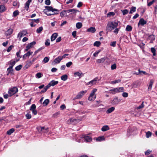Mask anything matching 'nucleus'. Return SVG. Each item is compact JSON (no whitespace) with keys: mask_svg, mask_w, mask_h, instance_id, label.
<instances>
[{"mask_svg":"<svg viewBox=\"0 0 157 157\" xmlns=\"http://www.w3.org/2000/svg\"><path fill=\"white\" fill-rule=\"evenodd\" d=\"M118 26V23L116 21L109 22L108 23L106 29L107 33L108 32H111L113 30L115 29L113 31V33L117 34L119 32L120 27L117 28Z\"/></svg>","mask_w":157,"mask_h":157,"instance_id":"f257e3e1","label":"nucleus"},{"mask_svg":"<svg viewBox=\"0 0 157 157\" xmlns=\"http://www.w3.org/2000/svg\"><path fill=\"white\" fill-rule=\"evenodd\" d=\"M46 9L44 10V12L48 16H51L56 14L55 11H59L56 9H53L52 6H46Z\"/></svg>","mask_w":157,"mask_h":157,"instance_id":"f03ea898","label":"nucleus"},{"mask_svg":"<svg viewBox=\"0 0 157 157\" xmlns=\"http://www.w3.org/2000/svg\"><path fill=\"white\" fill-rule=\"evenodd\" d=\"M124 91V87H119L111 89L109 91V93L112 94H114L117 93L122 92Z\"/></svg>","mask_w":157,"mask_h":157,"instance_id":"7ed1b4c3","label":"nucleus"},{"mask_svg":"<svg viewBox=\"0 0 157 157\" xmlns=\"http://www.w3.org/2000/svg\"><path fill=\"white\" fill-rule=\"evenodd\" d=\"M78 11L74 9H71L67 10H63L60 13V14L61 17L66 16L67 15V13H69L72 12L73 13H76Z\"/></svg>","mask_w":157,"mask_h":157,"instance_id":"20e7f679","label":"nucleus"},{"mask_svg":"<svg viewBox=\"0 0 157 157\" xmlns=\"http://www.w3.org/2000/svg\"><path fill=\"white\" fill-rule=\"evenodd\" d=\"M18 91V89L16 87H13L10 89L8 91V93L10 96L15 94Z\"/></svg>","mask_w":157,"mask_h":157,"instance_id":"39448f33","label":"nucleus"},{"mask_svg":"<svg viewBox=\"0 0 157 157\" xmlns=\"http://www.w3.org/2000/svg\"><path fill=\"white\" fill-rule=\"evenodd\" d=\"M121 100V99H118V97L116 96L113 98L111 103L113 105H116L118 104Z\"/></svg>","mask_w":157,"mask_h":157,"instance_id":"423d86ee","label":"nucleus"},{"mask_svg":"<svg viewBox=\"0 0 157 157\" xmlns=\"http://www.w3.org/2000/svg\"><path fill=\"white\" fill-rule=\"evenodd\" d=\"M62 59V58L61 56H59L56 58L52 63V64L55 65L59 63Z\"/></svg>","mask_w":157,"mask_h":157,"instance_id":"0eeeda50","label":"nucleus"},{"mask_svg":"<svg viewBox=\"0 0 157 157\" xmlns=\"http://www.w3.org/2000/svg\"><path fill=\"white\" fill-rule=\"evenodd\" d=\"M36 106L35 104H32L30 108V110L32 111V113L35 115H36L37 114V111L36 110Z\"/></svg>","mask_w":157,"mask_h":157,"instance_id":"6e6552de","label":"nucleus"},{"mask_svg":"<svg viewBox=\"0 0 157 157\" xmlns=\"http://www.w3.org/2000/svg\"><path fill=\"white\" fill-rule=\"evenodd\" d=\"M81 138H83L85 140L86 142H90L92 140V138L90 136L88 135H82L81 137Z\"/></svg>","mask_w":157,"mask_h":157,"instance_id":"1a4fd4ad","label":"nucleus"},{"mask_svg":"<svg viewBox=\"0 0 157 157\" xmlns=\"http://www.w3.org/2000/svg\"><path fill=\"white\" fill-rule=\"evenodd\" d=\"M68 124H75L78 123V121L75 119L71 118L67 121Z\"/></svg>","mask_w":157,"mask_h":157,"instance_id":"9d476101","label":"nucleus"},{"mask_svg":"<svg viewBox=\"0 0 157 157\" xmlns=\"http://www.w3.org/2000/svg\"><path fill=\"white\" fill-rule=\"evenodd\" d=\"M27 34V31L26 30H23L20 32L18 33L17 35V37L21 38L22 36H25Z\"/></svg>","mask_w":157,"mask_h":157,"instance_id":"9b49d317","label":"nucleus"},{"mask_svg":"<svg viewBox=\"0 0 157 157\" xmlns=\"http://www.w3.org/2000/svg\"><path fill=\"white\" fill-rule=\"evenodd\" d=\"M98 79V78L97 77L95 78L94 79L87 83L86 85H90V86H92L93 85L97 83Z\"/></svg>","mask_w":157,"mask_h":157,"instance_id":"f8f14e48","label":"nucleus"},{"mask_svg":"<svg viewBox=\"0 0 157 157\" xmlns=\"http://www.w3.org/2000/svg\"><path fill=\"white\" fill-rule=\"evenodd\" d=\"M147 22V21H145L143 18H141L139 21L138 24V26H139L140 25H141L142 26H143L144 25L146 24Z\"/></svg>","mask_w":157,"mask_h":157,"instance_id":"ddd939ff","label":"nucleus"},{"mask_svg":"<svg viewBox=\"0 0 157 157\" xmlns=\"http://www.w3.org/2000/svg\"><path fill=\"white\" fill-rule=\"evenodd\" d=\"M36 58H33L32 61H29L27 62V63L25 67L28 68L30 66L33 62L36 60Z\"/></svg>","mask_w":157,"mask_h":157,"instance_id":"4468645a","label":"nucleus"},{"mask_svg":"<svg viewBox=\"0 0 157 157\" xmlns=\"http://www.w3.org/2000/svg\"><path fill=\"white\" fill-rule=\"evenodd\" d=\"M33 53L32 52H31L30 51H28L26 53H25L23 56V59H25L26 57H29V56L31 55Z\"/></svg>","mask_w":157,"mask_h":157,"instance_id":"2eb2a0df","label":"nucleus"},{"mask_svg":"<svg viewBox=\"0 0 157 157\" xmlns=\"http://www.w3.org/2000/svg\"><path fill=\"white\" fill-rule=\"evenodd\" d=\"M148 39L151 40L150 43H152L155 39V36L153 34L151 35L148 36Z\"/></svg>","mask_w":157,"mask_h":157,"instance_id":"dca6fc26","label":"nucleus"},{"mask_svg":"<svg viewBox=\"0 0 157 157\" xmlns=\"http://www.w3.org/2000/svg\"><path fill=\"white\" fill-rule=\"evenodd\" d=\"M96 31V29L94 27H90L87 29V32H91L92 33H94Z\"/></svg>","mask_w":157,"mask_h":157,"instance_id":"f3484780","label":"nucleus"},{"mask_svg":"<svg viewBox=\"0 0 157 157\" xmlns=\"http://www.w3.org/2000/svg\"><path fill=\"white\" fill-rule=\"evenodd\" d=\"M58 36L57 33H53L51 37V41H53L55 40L56 38Z\"/></svg>","mask_w":157,"mask_h":157,"instance_id":"a211bd4d","label":"nucleus"},{"mask_svg":"<svg viewBox=\"0 0 157 157\" xmlns=\"http://www.w3.org/2000/svg\"><path fill=\"white\" fill-rule=\"evenodd\" d=\"M154 83V80L153 79H151L150 80L148 88V90H150L151 89Z\"/></svg>","mask_w":157,"mask_h":157,"instance_id":"6ab92c4d","label":"nucleus"},{"mask_svg":"<svg viewBox=\"0 0 157 157\" xmlns=\"http://www.w3.org/2000/svg\"><path fill=\"white\" fill-rule=\"evenodd\" d=\"M13 30L12 29H10L6 32L5 34L6 36H9L11 34H12L13 33Z\"/></svg>","mask_w":157,"mask_h":157,"instance_id":"aec40b11","label":"nucleus"},{"mask_svg":"<svg viewBox=\"0 0 157 157\" xmlns=\"http://www.w3.org/2000/svg\"><path fill=\"white\" fill-rule=\"evenodd\" d=\"M109 129V128L108 125H104L101 128V130L102 131H106Z\"/></svg>","mask_w":157,"mask_h":157,"instance_id":"412c9836","label":"nucleus"},{"mask_svg":"<svg viewBox=\"0 0 157 157\" xmlns=\"http://www.w3.org/2000/svg\"><path fill=\"white\" fill-rule=\"evenodd\" d=\"M16 62L13 60H11L9 62V63L10 65V66L9 67H10L11 68H12L13 66L15 64Z\"/></svg>","mask_w":157,"mask_h":157,"instance_id":"4be33fe9","label":"nucleus"},{"mask_svg":"<svg viewBox=\"0 0 157 157\" xmlns=\"http://www.w3.org/2000/svg\"><path fill=\"white\" fill-rule=\"evenodd\" d=\"M58 83V81H55L54 80H53L49 82V84L51 86H54L55 85L57 84Z\"/></svg>","mask_w":157,"mask_h":157,"instance_id":"5701e85b","label":"nucleus"},{"mask_svg":"<svg viewBox=\"0 0 157 157\" xmlns=\"http://www.w3.org/2000/svg\"><path fill=\"white\" fill-rule=\"evenodd\" d=\"M115 109V108L114 107H112L109 108L106 111L107 113H110L113 112Z\"/></svg>","mask_w":157,"mask_h":157,"instance_id":"b1692460","label":"nucleus"},{"mask_svg":"<svg viewBox=\"0 0 157 157\" xmlns=\"http://www.w3.org/2000/svg\"><path fill=\"white\" fill-rule=\"evenodd\" d=\"M87 92V90L82 91L79 93V98H81L84 95V94Z\"/></svg>","mask_w":157,"mask_h":157,"instance_id":"393cba45","label":"nucleus"},{"mask_svg":"<svg viewBox=\"0 0 157 157\" xmlns=\"http://www.w3.org/2000/svg\"><path fill=\"white\" fill-rule=\"evenodd\" d=\"M67 78L68 76L66 74L63 75L61 77V79L64 81H66L67 79Z\"/></svg>","mask_w":157,"mask_h":157,"instance_id":"a878e982","label":"nucleus"},{"mask_svg":"<svg viewBox=\"0 0 157 157\" xmlns=\"http://www.w3.org/2000/svg\"><path fill=\"white\" fill-rule=\"evenodd\" d=\"M6 10L5 6L3 5H0V12H3Z\"/></svg>","mask_w":157,"mask_h":157,"instance_id":"bb28decb","label":"nucleus"},{"mask_svg":"<svg viewBox=\"0 0 157 157\" xmlns=\"http://www.w3.org/2000/svg\"><path fill=\"white\" fill-rule=\"evenodd\" d=\"M96 96H91L90 95L89 97H88V99L90 101H93L95 100L96 98Z\"/></svg>","mask_w":157,"mask_h":157,"instance_id":"cd10ccee","label":"nucleus"},{"mask_svg":"<svg viewBox=\"0 0 157 157\" xmlns=\"http://www.w3.org/2000/svg\"><path fill=\"white\" fill-rule=\"evenodd\" d=\"M105 140V139L104 137V136H99L96 139V140L98 141H101L104 140Z\"/></svg>","mask_w":157,"mask_h":157,"instance_id":"c85d7f7f","label":"nucleus"},{"mask_svg":"<svg viewBox=\"0 0 157 157\" xmlns=\"http://www.w3.org/2000/svg\"><path fill=\"white\" fill-rule=\"evenodd\" d=\"M49 102V100L48 99H45L43 103V105L44 106H45L47 105Z\"/></svg>","mask_w":157,"mask_h":157,"instance_id":"c756f323","label":"nucleus"},{"mask_svg":"<svg viewBox=\"0 0 157 157\" xmlns=\"http://www.w3.org/2000/svg\"><path fill=\"white\" fill-rule=\"evenodd\" d=\"M14 131V129L13 128H12L9 130L7 131L6 134L9 135H10Z\"/></svg>","mask_w":157,"mask_h":157,"instance_id":"7c9ffc66","label":"nucleus"},{"mask_svg":"<svg viewBox=\"0 0 157 157\" xmlns=\"http://www.w3.org/2000/svg\"><path fill=\"white\" fill-rule=\"evenodd\" d=\"M36 44V42L34 41L28 44L27 45V46L29 48H31L33 46L35 45Z\"/></svg>","mask_w":157,"mask_h":157,"instance_id":"2f4dec72","label":"nucleus"},{"mask_svg":"<svg viewBox=\"0 0 157 157\" xmlns=\"http://www.w3.org/2000/svg\"><path fill=\"white\" fill-rule=\"evenodd\" d=\"M136 8L135 7L133 6L131 7L130 9V10L129 12V13L132 14V12H135L136 11Z\"/></svg>","mask_w":157,"mask_h":157,"instance_id":"473e14b6","label":"nucleus"},{"mask_svg":"<svg viewBox=\"0 0 157 157\" xmlns=\"http://www.w3.org/2000/svg\"><path fill=\"white\" fill-rule=\"evenodd\" d=\"M151 51L153 53V56H155L156 55V50L155 48L153 47L151 48Z\"/></svg>","mask_w":157,"mask_h":157,"instance_id":"72a5a7b5","label":"nucleus"},{"mask_svg":"<svg viewBox=\"0 0 157 157\" xmlns=\"http://www.w3.org/2000/svg\"><path fill=\"white\" fill-rule=\"evenodd\" d=\"M126 31L130 32L132 30V27L131 25H128L126 27Z\"/></svg>","mask_w":157,"mask_h":157,"instance_id":"f704fd0d","label":"nucleus"},{"mask_svg":"<svg viewBox=\"0 0 157 157\" xmlns=\"http://www.w3.org/2000/svg\"><path fill=\"white\" fill-rule=\"evenodd\" d=\"M101 44V43L100 41H96L95 42L94 44V46H96L98 47Z\"/></svg>","mask_w":157,"mask_h":157,"instance_id":"c9c22d12","label":"nucleus"},{"mask_svg":"<svg viewBox=\"0 0 157 157\" xmlns=\"http://www.w3.org/2000/svg\"><path fill=\"white\" fill-rule=\"evenodd\" d=\"M105 60V58H101L100 59H98L97 60V62L98 63H103Z\"/></svg>","mask_w":157,"mask_h":157,"instance_id":"e433bc0d","label":"nucleus"},{"mask_svg":"<svg viewBox=\"0 0 157 157\" xmlns=\"http://www.w3.org/2000/svg\"><path fill=\"white\" fill-rule=\"evenodd\" d=\"M152 135V133L150 131H148L146 132V137L147 138L150 137Z\"/></svg>","mask_w":157,"mask_h":157,"instance_id":"4c0bfd02","label":"nucleus"},{"mask_svg":"<svg viewBox=\"0 0 157 157\" xmlns=\"http://www.w3.org/2000/svg\"><path fill=\"white\" fill-rule=\"evenodd\" d=\"M97 91V89L96 88L94 89L91 92V93L90 94V95L91 96H94L95 93Z\"/></svg>","mask_w":157,"mask_h":157,"instance_id":"58836bf2","label":"nucleus"},{"mask_svg":"<svg viewBox=\"0 0 157 157\" xmlns=\"http://www.w3.org/2000/svg\"><path fill=\"white\" fill-rule=\"evenodd\" d=\"M115 15V13L113 12H111L108 13L107 14V17H110L111 16H113Z\"/></svg>","mask_w":157,"mask_h":157,"instance_id":"ea45409f","label":"nucleus"},{"mask_svg":"<svg viewBox=\"0 0 157 157\" xmlns=\"http://www.w3.org/2000/svg\"><path fill=\"white\" fill-rule=\"evenodd\" d=\"M43 30V27L42 26L36 29V32L37 33H41Z\"/></svg>","mask_w":157,"mask_h":157,"instance_id":"a19ab883","label":"nucleus"},{"mask_svg":"<svg viewBox=\"0 0 157 157\" xmlns=\"http://www.w3.org/2000/svg\"><path fill=\"white\" fill-rule=\"evenodd\" d=\"M121 82V80L120 79L113 81L111 82V83L112 84H115Z\"/></svg>","mask_w":157,"mask_h":157,"instance_id":"79ce46f5","label":"nucleus"},{"mask_svg":"<svg viewBox=\"0 0 157 157\" xmlns=\"http://www.w3.org/2000/svg\"><path fill=\"white\" fill-rule=\"evenodd\" d=\"M139 73L138 74H137V75H138L139 74H140L141 73H143V74H144L145 75H147V73L145 71H140V69H139L138 70Z\"/></svg>","mask_w":157,"mask_h":157,"instance_id":"37998d69","label":"nucleus"},{"mask_svg":"<svg viewBox=\"0 0 157 157\" xmlns=\"http://www.w3.org/2000/svg\"><path fill=\"white\" fill-rule=\"evenodd\" d=\"M49 61V58L48 57H45L44 59H43V62L45 63H47Z\"/></svg>","mask_w":157,"mask_h":157,"instance_id":"c03bdc74","label":"nucleus"},{"mask_svg":"<svg viewBox=\"0 0 157 157\" xmlns=\"http://www.w3.org/2000/svg\"><path fill=\"white\" fill-rule=\"evenodd\" d=\"M22 66L21 65H20L15 67V69L17 71H19L22 68Z\"/></svg>","mask_w":157,"mask_h":157,"instance_id":"a18cd8bd","label":"nucleus"},{"mask_svg":"<svg viewBox=\"0 0 157 157\" xmlns=\"http://www.w3.org/2000/svg\"><path fill=\"white\" fill-rule=\"evenodd\" d=\"M45 44L46 46H48L50 45V40L49 39H47L45 41Z\"/></svg>","mask_w":157,"mask_h":157,"instance_id":"49530a36","label":"nucleus"},{"mask_svg":"<svg viewBox=\"0 0 157 157\" xmlns=\"http://www.w3.org/2000/svg\"><path fill=\"white\" fill-rule=\"evenodd\" d=\"M144 107V102H143L138 107H137V109H140Z\"/></svg>","mask_w":157,"mask_h":157,"instance_id":"de8ad7c7","label":"nucleus"},{"mask_svg":"<svg viewBox=\"0 0 157 157\" xmlns=\"http://www.w3.org/2000/svg\"><path fill=\"white\" fill-rule=\"evenodd\" d=\"M122 12L123 13V14L124 15L128 13V11L127 9H125L122 10Z\"/></svg>","mask_w":157,"mask_h":157,"instance_id":"09e8293b","label":"nucleus"},{"mask_svg":"<svg viewBox=\"0 0 157 157\" xmlns=\"http://www.w3.org/2000/svg\"><path fill=\"white\" fill-rule=\"evenodd\" d=\"M117 68L116 65L115 63H114L111 66V69L113 70L116 69Z\"/></svg>","mask_w":157,"mask_h":157,"instance_id":"8fccbe9b","label":"nucleus"},{"mask_svg":"<svg viewBox=\"0 0 157 157\" xmlns=\"http://www.w3.org/2000/svg\"><path fill=\"white\" fill-rule=\"evenodd\" d=\"M25 117L27 119H30L31 117V115L29 113H27L25 115Z\"/></svg>","mask_w":157,"mask_h":157,"instance_id":"3c124183","label":"nucleus"},{"mask_svg":"<svg viewBox=\"0 0 157 157\" xmlns=\"http://www.w3.org/2000/svg\"><path fill=\"white\" fill-rule=\"evenodd\" d=\"M101 52V50H99L96 51L93 54V56L96 57L98 56V54Z\"/></svg>","mask_w":157,"mask_h":157,"instance_id":"603ef678","label":"nucleus"},{"mask_svg":"<svg viewBox=\"0 0 157 157\" xmlns=\"http://www.w3.org/2000/svg\"><path fill=\"white\" fill-rule=\"evenodd\" d=\"M72 64V63L71 62H69L66 64V66L67 67H69L71 66Z\"/></svg>","mask_w":157,"mask_h":157,"instance_id":"864d4df0","label":"nucleus"},{"mask_svg":"<svg viewBox=\"0 0 157 157\" xmlns=\"http://www.w3.org/2000/svg\"><path fill=\"white\" fill-rule=\"evenodd\" d=\"M13 48V45H11L10 46L7 50V52H9Z\"/></svg>","mask_w":157,"mask_h":157,"instance_id":"5fc2aeb1","label":"nucleus"},{"mask_svg":"<svg viewBox=\"0 0 157 157\" xmlns=\"http://www.w3.org/2000/svg\"><path fill=\"white\" fill-rule=\"evenodd\" d=\"M122 95L124 97L126 98L128 97V94L126 92H123L122 94Z\"/></svg>","mask_w":157,"mask_h":157,"instance_id":"6e6d98bb","label":"nucleus"},{"mask_svg":"<svg viewBox=\"0 0 157 157\" xmlns=\"http://www.w3.org/2000/svg\"><path fill=\"white\" fill-rule=\"evenodd\" d=\"M116 41H113V42H112L110 44L111 46L115 47L116 46Z\"/></svg>","mask_w":157,"mask_h":157,"instance_id":"4d7b16f0","label":"nucleus"},{"mask_svg":"<svg viewBox=\"0 0 157 157\" xmlns=\"http://www.w3.org/2000/svg\"><path fill=\"white\" fill-rule=\"evenodd\" d=\"M151 152V151H150L149 150H147L145 152V154L146 155H148Z\"/></svg>","mask_w":157,"mask_h":157,"instance_id":"13d9d810","label":"nucleus"},{"mask_svg":"<svg viewBox=\"0 0 157 157\" xmlns=\"http://www.w3.org/2000/svg\"><path fill=\"white\" fill-rule=\"evenodd\" d=\"M18 14V12L17 10L14 11L13 13V16L15 17Z\"/></svg>","mask_w":157,"mask_h":157,"instance_id":"bf43d9fd","label":"nucleus"},{"mask_svg":"<svg viewBox=\"0 0 157 157\" xmlns=\"http://www.w3.org/2000/svg\"><path fill=\"white\" fill-rule=\"evenodd\" d=\"M32 2V0H28L25 3V5L29 6L30 3Z\"/></svg>","mask_w":157,"mask_h":157,"instance_id":"052dcab7","label":"nucleus"},{"mask_svg":"<svg viewBox=\"0 0 157 157\" xmlns=\"http://www.w3.org/2000/svg\"><path fill=\"white\" fill-rule=\"evenodd\" d=\"M41 73H38L36 75V76L38 78H40L41 77Z\"/></svg>","mask_w":157,"mask_h":157,"instance_id":"680f3d73","label":"nucleus"},{"mask_svg":"<svg viewBox=\"0 0 157 157\" xmlns=\"http://www.w3.org/2000/svg\"><path fill=\"white\" fill-rule=\"evenodd\" d=\"M45 4L48 5H49L50 4V0H46Z\"/></svg>","mask_w":157,"mask_h":157,"instance_id":"e2e57ef3","label":"nucleus"},{"mask_svg":"<svg viewBox=\"0 0 157 157\" xmlns=\"http://www.w3.org/2000/svg\"><path fill=\"white\" fill-rule=\"evenodd\" d=\"M33 22H35L36 23H38L39 22V19H32V20Z\"/></svg>","mask_w":157,"mask_h":157,"instance_id":"0e129e2a","label":"nucleus"},{"mask_svg":"<svg viewBox=\"0 0 157 157\" xmlns=\"http://www.w3.org/2000/svg\"><path fill=\"white\" fill-rule=\"evenodd\" d=\"M76 31H73L72 33V35L75 38L76 36Z\"/></svg>","mask_w":157,"mask_h":157,"instance_id":"69168bd1","label":"nucleus"},{"mask_svg":"<svg viewBox=\"0 0 157 157\" xmlns=\"http://www.w3.org/2000/svg\"><path fill=\"white\" fill-rule=\"evenodd\" d=\"M139 15L138 13H136L133 17V19H136L137 18Z\"/></svg>","mask_w":157,"mask_h":157,"instance_id":"338daca9","label":"nucleus"},{"mask_svg":"<svg viewBox=\"0 0 157 157\" xmlns=\"http://www.w3.org/2000/svg\"><path fill=\"white\" fill-rule=\"evenodd\" d=\"M57 70V68L55 67H53L51 71L53 72H55Z\"/></svg>","mask_w":157,"mask_h":157,"instance_id":"774afa93","label":"nucleus"}]
</instances>
